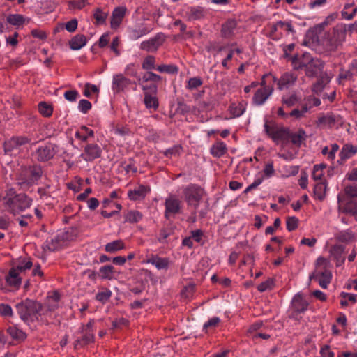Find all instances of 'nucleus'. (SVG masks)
Instances as JSON below:
<instances>
[{
  "mask_svg": "<svg viewBox=\"0 0 357 357\" xmlns=\"http://www.w3.org/2000/svg\"><path fill=\"white\" fill-rule=\"evenodd\" d=\"M43 175V169L40 165L23 167L19 174L20 185H32L36 183Z\"/></svg>",
  "mask_w": 357,
  "mask_h": 357,
  "instance_id": "423d86ee",
  "label": "nucleus"
},
{
  "mask_svg": "<svg viewBox=\"0 0 357 357\" xmlns=\"http://www.w3.org/2000/svg\"><path fill=\"white\" fill-rule=\"evenodd\" d=\"M0 316L5 319L13 317L14 312L11 306L8 304L0 303Z\"/></svg>",
  "mask_w": 357,
  "mask_h": 357,
  "instance_id": "de8ad7c7",
  "label": "nucleus"
},
{
  "mask_svg": "<svg viewBox=\"0 0 357 357\" xmlns=\"http://www.w3.org/2000/svg\"><path fill=\"white\" fill-rule=\"evenodd\" d=\"M229 110L234 117H239L245 112V107L243 103L232 104Z\"/></svg>",
  "mask_w": 357,
  "mask_h": 357,
  "instance_id": "49530a36",
  "label": "nucleus"
},
{
  "mask_svg": "<svg viewBox=\"0 0 357 357\" xmlns=\"http://www.w3.org/2000/svg\"><path fill=\"white\" fill-rule=\"evenodd\" d=\"M356 153L357 146L351 144H345L339 153V160H337V162L342 165L346 160L354 156Z\"/></svg>",
  "mask_w": 357,
  "mask_h": 357,
  "instance_id": "5701e85b",
  "label": "nucleus"
},
{
  "mask_svg": "<svg viewBox=\"0 0 357 357\" xmlns=\"http://www.w3.org/2000/svg\"><path fill=\"white\" fill-rule=\"evenodd\" d=\"M347 29L344 26L335 27L331 33H329L325 40L327 50L331 52L335 51L342 45L346 38Z\"/></svg>",
  "mask_w": 357,
  "mask_h": 357,
  "instance_id": "0eeeda50",
  "label": "nucleus"
},
{
  "mask_svg": "<svg viewBox=\"0 0 357 357\" xmlns=\"http://www.w3.org/2000/svg\"><path fill=\"white\" fill-rule=\"evenodd\" d=\"M79 96V93L75 90L66 91L64 93V98L70 102L75 101Z\"/></svg>",
  "mask_w": 357,
  "mask_h": 357,
  "instance_id": "338daca9",
  "label": "nucleus"
},
{
  "mask_svg": "<svg viewBox=\"0 0 357 357\" xmlns=\"http://www.w3.org/2000/svg\"><path fill=\"white\" fill-rule=\"evenodd\" d=\"M126 11L127 9L125 7H117L114 8L112 14L110 22L112 29H116L120 26L126 15Z\"/></svg>",
  "mask_w": 357,
  "mask_h": 357,
  "instance_id": "393cba45",
  "label": "nucleus"
},
{
  "mask_svg": "<svg viewBox=\"0 0 357 357\" xmlns=\"http://www.w3.org/2000/svg\"><path fill=\"white\" fill-rule=\"evenodd\" d=\"M151 189L149 186L140 185L132 190L128 192V197L130 200L143 199L150 192Z\"/></svg>",
  "mask_w": 357,
  "mask_h": 357,
  "instance_id": "b1692460",
  "label": "nucleus"
},
{
  "mask_svg": "<svg viewBox=\"0 0 357 357\" xmlns=\"http://www.w3.org/2000/svg\"><path fill=\"white\" fill-rule=\"evenodd\" d=\"M50 188V185H46L44 188L41 187L38 188L37 192L40 195V199L45 200L51 197V194L48 191Z\"/></svg>",
  "mask_w": 357,
  "mask_h": 357,
  "instance_id": "0e129e2a",
  "label": "nucleus"
},
{
  "mask_svg": "<svg viewBox=\"0 0 357 357\" xmlns=\"http://www.w3.org/2000/svg\"><path fill=\"white\" fill-rule=\"evenodd\" d=\"M124 169L127 174H135L137 172V167L135 165L134 160L130 158L128 162L124 166Z\"/></svg>",
  "mask_w": 357,
  "mask_h": 357,
  "instance_id": "69168bd1",
  "label": "nucleus"
},
{
  "mask_svg": "<svg viewBox=\"0 0 357 357\" xmlns=\"http://www.w3.org/2000/svg\"><path fill=\"white\" fill-rule=\"evenodd\" d=\"M94 136L93 130L89 129L85 126L80 127L79 130L75 132V137L82 142H86L89 137Z\"/></svg>",
  "mask_w": 357,
  "mask_h": 357,
  "instance_id": "e433bc0d",
  "label": "nucleus"
},
{
  "mask_svg": "<svg viewBox=\"0 0 357 357\" xmlns=\"http://www.w3.org/2000/svg\"><path fill=\"white\" fill-rule=\"evenodd\" d=\"M131 84V81L123 74L113 75L112 89L114 93H120Z\"/></svg>",
  "mask_w": 357,
  "mask_h": 357,
  "instance_id": "412c9836",
  "label": "nucleus"
},
{
  "mask_svg": "<svg viewBox=\"0 0 357 357\" xmlns=\"http://www.w3.org/2000/svg\"><path fill=\"white\" fill-rule=\"evenodd\" d=\"M39 112L45 117H49L52 114V107L45 102H40L38 104Z\"/></svg>",
  "mask_w": 357,
  "mask_h": 357,
  "instance_id": "8fccbe9b",
  "label": "nucleus"
},
{
  "mask_svg": "<svg viewBox=\"0 0 357 357\" xmlns=\"http://www.w3.org/2000/svg\"><path fill=\"white\" fill-rule=\"evenodd\" d=\"M220 321V319L218 317H213L211 318L209 320H208L204 324L202 331L204 332L205 333H207L208 332V330L216 328L219 325Z\"/></svg>",
  "mask_w": 357,
  "mask_h": 357,
  "instance_id": "a18cd8bd",
  "label": "nucleus"
},
{
  "mask_svg": "<svg viewBox=\"0 0 357 357\" xmlns=\"http://www.w3.org/2000/svg\"><path fill=\"white\" fill-rule=\"evenodd\" d=\"M107 13L103 12L100 8H97L93 14L96 24H102L105 22Z\"/></svg>",
  "mask_w": 357,
  "mask_h": 357,
  "instance_id": "6e6d98bb",
  "label": "nucleus"
},
{
  "mask_svg": "<svg viewBox=\"0 0 357 357\" xmlns=\"http://www.w3.org/2000/svg\"><path fill=\"white\" fill-rule=\"evenodd\" d=\"M20 272L15 268L10 269L8 275L6 277V282L9 286L18 289L21 284L22 280L19 276Z\"/></svg>",
  "mask_w": 357,
  "mask_h": 357,
  "instance_id": "bb28decb",
  "label": "nucleus"
},
{
  "mask_svg": "<svg viewBox=\"0 0 357 357\" xmlns=\"http://www.w3.org/2000/svg\"><path fill=\"white\" fill-rule=\"evenodd\" d=\"M100 277L102 279L112 280L114 278V274L116 272L115 268L111 265H106L100 268Z\"/></svg>",
  "mask_w": 357,
  "mask_h": 357,
  "instance_id": "37998d69",
  "label": "nucleus"
},
{
  "mask_svg": "<svg viewBox=\"0 0 357 357\" xmlns=\"http://www.w3.org/2000/svg\"><path fill=\"white\" fill-rule=\"evenodd\" d=\"M227 151L226 144L223 142H217L210 149V153L214 157L220 158Z\"/></svg>",
  "mask_w": 357,
  "mask_h": 357,
  "instance_id": "ea45409f",
  "label": "nucleus"
},
{
  "mask_svg": "<svg viewBox=\"0 0 357 357\" xmlns=\"http://www.w3.org/2000/svg\"><path fill=\"white\" fill-rule=\"evenodd\" d=\"M339 116H335L332 114H323L319 116L317 124V126H327L332 127L337 121Z\"/></svg>",
  "mask_w": 357,
  "mask_h": 357,
  "instance_id": "f704fd0d",
  "label": "nucleus"
},
{
  "mask_svg": "<svg viewBox=\"0 0 357 357\" xmlns=\"http://www.w3.org/2000/svg\"><path fill=\"white\" fill-rule=\"evenodd\" d=\"M94 324V321L93 320H90L86 325L83 326L82 328V336L80 338H78L75 342V348L76 349H79L84 346L92 343L94 340V330L93 329V326Z\"/></svg>",
  "mask_w": 357,
  "mask_h": 357,
  "instance_id": "9d476101",
  "label": "nucleus"
},
{
  "mask_svg": "<svg viewBox=\"0 0 357 357\" xmlns=\"http://www.w3.org/2000/svg\"><path fill=\"white\" fill-rule=\"evenodd\" d=\"M356 76L357 59H354L349 63L347 69H340L337 79L340 84H344L346 82L354 81Z\"/></svg>",
  "mask_w": 357,
  "mask_h": 357,
  "instance_id": "f8f14e48",
  "label": "nucleus"
},
{
  "mask_svg": "<svg viewBox=\"0 0 357 357\" xmlns=\"http://www.w3.org/2000/svg\"><path fill=\"white\" fill-rule=\"evenodd\" d=\"M299 100L300 99L295 93L284 95L282 97V105L286 107H291L294 106L297 102H299Z\"/></svg>",
  "mask_w": 357,
  "mask_h": 357,
  "instance_id": "79ce46f5",
  "label": "nucleus"
},
{
  "mask_svg": "<svg viewBox=\"0 0 357 357\" xmlns=\"http://www.w3.org/2000/svg\"><path fill=\"white\" fill-rule=\"evenodd\" d=\"M273 280L271 278L268 279L265 282H261L258 287L257 289L260 292H264L268 289H271L273 286Z\"/></svg>",
  "mask_w": 357,
  "mask_h": 357,
  "instance_id": "e2e57ef3",
  "label": "nucleus"
},
{
  "mask_svg": "<svg viewBox=\"0 0 357 357\" xmlns=\"http://www.w3.org/2000/svg\"><path fill=\"white\" fill-rule=\"evenodd\" d=\"M56 153V146L49 143L40 146L36 150L33 155L38 161L46 162L53 158Z\"/></svg>",
  "mask_w": 357,
  "mask_h": 357,
  "instance_id": "ddd939ff",
  "label": "nucleus"
},
{
  "mask_svg": "<svg viewBox=\"0 0 357 357\" xmlns=\"http://www.w3.org/2000/svg\"><path fill=\"white\" fill-rule=\"evenodd\" d=\"M153 30V27L151 24L139 23L128 29V38L132 40H136L144 36L148 35Z\"/></svg>",
  "mask_w": 357,
  "mask_h": 357,
  "instance_id": "4468645a",
  "label": "nucleus"
},
{
  "mask_svg": "<svg viewBox=\"0 0 357 357\" xmlns=\"http://www.w3.org/2000/svg\"><path fill=\"white\" fill-rule=\"evenodd\" d=\"M337 238L342 242H350L354 239V234L351 230L347 229L340 232Z\"/></svg>",
  "mask_w": 357,
  "mask_h": 357,
  "instance_id": "4d7b16f0",
  "label": "nucleus"
},
{
  "mask_svg": "<svg viewBox=\"0 0 357 357\" xmlns=\"http://www.w3.org/2000/svg\"><path fill=\"white\" fill-rule=\"evenodd\" d=\"M78 109L84 114H86L91 109V103L85 99H82L78 105Z\"/></svg>",
  "mask_w": 357,
  "mask_h": 357,
  "instance_id": "bf43d9fd",
  "label": "nucleus"
},
{
  "mask_svg": "<svg viewBox=\"0 0 357 357\" xmlns=\"http://www.w3.org/2000/svg\"><path fill=\"white\" fill-rule=\"evenodd\" d=\"M326 168V165H315L312 173V178L317 182H326L324 178V170Z\"/></svg>",
  "mask_w": 357,
  "mask_h": 357,
  "instance_id": "58836bf2",
  "label": "nucleus"
},
{
  "mask_svg": "<svg viewBox=\"0 0 357 357\" xmlns=\"http://www.w3.org/2000/svg\"><path fill=\"white\" fill-rule=\"evenodd\" d=\"M70 47L73 50H80L82 47L86 45V38L85 36L82 34H78L74 36L69 43Z\"/></svg>",
  "mask_w": 357,
  "mask_h": 357,
  "instance_id": "4c0bfd02",
  "label": "nucleus"
},
{
  "mask_svg": "<svg viewBox=\"0 0 357 357\" xmlns=\"http://www.w3.org/2000/svg\"><path fill=\"white\" fill-rule=\"evenodd\" d=\"M312 61V56L308 52L302 54H296L291 56L292 67L296 70L305 69L307 66Z\"/></svg>",
  "mask_w": 357,
  "mask_h": 357,
  "instance_id": "a211bd4d",
  "label": "nucleus"
},
{
  "mask_svg": "<svg viewBox=\"0 0 357 357\" xmlns=\"http://www.w3.org/2000/svg\"><path fill=\"white\" fill-rule=\"evenodd\" d=\"M181 150V146H174L172 148L167 149L163 151V154L167 158H171L172 155H176L179 154Z\"/></svg>",
  "mask_w": 357,
  "mask_h": 357,
  "instance_id": "774afa93",
  "label": "nucleus"
},
{
  "mask_svg": "<svg viewBox=\"0 0 357 357\" xmlns=\"http://www.w3.org/2000/svg\"><path fill=\"white\" fill-rule=\"evenodd\" d=\"M182 206V201L176 195H169L165 201V218L169 220L181 213Z\"/></svg>",
  "mask_w": 357,
  "mask_h": 357,
  "instance_id": "6e6552de",
  "label": "nucleus"
},
{
  "mask_svg": "<svg viewBox=\"0 0 357 357\" xmlns=\"http://www.w3.org/2000/svg\"><path fill=\"white\" fill-rule=\"evenodd\" d=\"M297 79V75L292 72L283 73L280 79L276 77H272V81L277 83L278 88L280 90L287 89L294 85Z\"/></svg>",
  "mask_w": 357,
  "mask_h": 357,
  "instance_id": "f3484780",
  "label": "nucleus"
},
{
  "mask_svg": "<svg viewBox=\"0 0 357 357\" xmlns=\"http://www.w3.org/2000/svg\"><path fill=\"white\" fill-rule=\"evenodd\" d=\"M181 189L183 197L188 206L197 210L205 194L204 189L196 184H189Z\"/></svg>",
  "mask_w": 357,
  "mask_h": 357,
  "instance_id": "39448f33",
  "label": "nucleus"
},
{
  "mask_svg": "<svg viewBox=\"0 0 357 357\" xmlns=\"http://www.w3.org/2000/svg\"><path fill=\"white\" fill-rule=\"evenodd\" d=\"M298 219L296 217H289L286 221L287 229L289 231H294L298 227Z\"/></svg>",
  "mask_w": 357,
  "mask_h": 357,
  "instance_id": "052dcab7",
  "label": "nucleus"
},
{
  "mask_svg": "<svg viewBox=\"0 0 357 357\" xmlns=\"http://www.w3.org/2000/svg\"><path fill=\"white\" fill-rule=\"evenodd\" d=\"M30 141V139L24 136L13 137L4 142V151L6 154L11 155L15 151L19 150L22 146L29 143Z\"/></svg>",
  "mask_w": 357,
  "mask_h": 357,
  "instance_id": "2eb2a0df",
  "label": "nucleus"
},
{
  "mask_svg": "<svg viewBox=\"0 0 357 357\" xmlns=\"http://www.w3.org/2000/svg\"><path fill=\"white\" fill-rule=\"evenodd\" d=\"M237 26L235 20H228L222 25L221 34L222 37L229 38L234 36V31Z\"/></svg>",
  "mask_w": 357,
  "mask_h": 357,
  "instance_id": "c756f323",
  "label": "nucleus"
},
{
  "mask_svg": "<svg viewBox=\"0 0 357 357\" xmlns=\"http://www.w3.org/2000/svg\"><path fill=\"white\" fill-rule=\"evenodd\" d=\"M112 291L109 289H103L96 295V299L102 303H105L112 296Z\"/></svg>",
  "mask_w": 357,
  "mask_h": 357,
  "instance_id": "09e8293b",
  "label": "nucleus"
},
{
  "mask_svg": "<svg viewBox=\"0 0 357 357\" xmlns=\"http://www.w3.org/2000/svg\"><path fill=\"white\" fill-rule=\"evenodd\" d=\"M98 92V89L96 85L89 83L85 84L84 95L86 97L90 98L92 93H96Z\"/></svg>",
  "mask_w": 357,
  "mask_h": 357,
  "instance_id": "680f3d73",
  "label": "nucleus"
},
{
  "mask_svg": "<svg viewBox=\"0 0 357 357\" xmlns=\"http://www.w3.org/2000/svg\"><path fill=\"white\" fill-rule=\"evenodd\" d=\"M162 77L152 72H147L142 76L143 82H159L162 80Z\"/></svg>",
  "mask_w": 357,
  "mask_h": 357,
  "instance_id": "13d9d810",
  "label": "nucleus"
},
{
  "mask_svg": "<svg viewBox=\"0 0 357 357\" xmlns=\"http://www.w3.org/2000/svg\"><path fill=\"white\" fill-rule=\"evenodd\" d=\"M323 67L324 64L321 60L312 58V61L305 68V74L308 77L315 76Z\"/></svg>",
  "mask_w": 357,
  "mask_h": 357,
  "instance_id": "cd10ccee",
  "label": "nucleus"
},
{
  "mask_svg": "<svg viewBox=\"0 0 357 357\" xmlns=\"http://www.w3.org/2000/svg\"><path fill=\"white\" fill-rule=\"evenodd\" d=\"M206 15L204 8L199 6H185L182 10V16L188 21L200 20Z\"/></svg>",
  "mask_w": 357,
  "mask_h": 357,
  "instance_id": "dca6fc26",
  "label": "nucleus"
},
{
  "mask_svg": "<svg viewBox=\"0 0 357 357\" xmlns=\"http://www.w3.org/2000/svg\"><path fill=\"white\" fill-rule=\"evenodd\" d=\"M1 200L6 211L13 215L24 211L32 204L31 198L24 193H17L13 188L7 190Z\"/></svg>",
  "mask_w": 357,
  "mask_h": 357,
  "instance_id": "f257e3e1",
  "label": "nucleus"
},
{
  "mask_svg": "<svg viewBox=\"0 0 357 357\" xmlns=\"http://www.w3.org/2000/svg\"><path fill=\"white\" fill-rule=\"evenodd\" d=\"M124 248V243L121 240L113 241L105 245V251L107 252H116Z\"/></svg>",
  "mask_w": 357,
  "mask_h": 357,
  "instance_id": "c03bdc74",
  "label": "nucleus"
},
{
  "mask_svg": "<svg viewBox=\"0 0 357 357\" xmlns=\"http://www.w3.org/2000/svg\"><path fill=\"white\" fill-rule=\"evenodd\" d=\"M275 174V169L273 167V162L268 161L266 163L263 169V175L261 177H264V179L269 178Z\"/></svg>",
  "mask_w": 357,
  "mask_h": 357,
  "instance_id": "5fc2aeb1",
  "label": "nucleus"
},
{
  "mask_svg": "<svg viewBox=\"0 0 357 357\" xmlns=\"http://www.w3.org/2000/svg\"><path fill=\"white\" fill-rule=\"evenodd\" d=\"M144 103L148 109L156 111L159 107L158 99L155 94L144 93Z\"/></svg>",
  "mask_w": 357,
  "mask_h": 357,
  "instance_id": "473e14b6",
  "label": "nucleus"
},
{
  "mask_svg": "<svg viewBox=\"0 0 357 357\" xmlns=\"http://www.w3.org/2000/svg\"><path fill=\"white\" fill-rule=\"evenodd\" d=\"M339 211L354 217L357 221V184L347 185L344 191L337 195Z\"/></svg>",
  "mask_w": 357,
  "mask_h": 357,
  "instance_id": "f03ea898",
  "label": "nucleus"
},
{
  "mask_svg": "<svg viewBox=\"0 0 357 357\" xmlns=\"http://www.w3.org/2000/svg\"><path fill=\"white\" fill-rule=\"evenodd\" d=\"M264 131L275 143L288 139L289 130L284 127H279L276 124L266 121Z\"/></svg>",
  "mask_w": 357,
  "mask_h": 357,
  "instance_id": "1a4fd4ad",
  "label": "nucleus"
},
{
  "mask_svg": "<svg viewBox=\"0 0 357 357\" xmlns=\"http://www.w3.org/2000/svg\"><path fill=\"white\" fill-rule=\"evenodd\" d=\"M102 149L96 144H89L84 148V152L81 157L85 161H93L101 156Z\"/></svg>",
  "mask_w": 357,
  "mask_h": 357,
  "instance_id": "4be33fe9",
  "label": "nucleus"
},
{
  "mask_svg": "<svg viewBox=\"0 0 357 357\" xmlns=\"http://www.w3.org/2000/svg\"><path fill=\"white\" fill-rule=\"evenodd\" d=\"M155 57L153 56L149 55L144 59L142 68L146 70L156 69L157 67H155Z\"/></svg>",
  "mask_w": 357,
  "mask_h": 357,
  "instance_id": "864d4df0",
  "label": "nucleus"
},
{
  "mask_svg": "<svg viewBox=\"0 0 357 357\" xmlns=\"http://www.w3.org/2000/svg\"><path fill=\"white\" fill-rule=\"evenodd\" d=\"M330 261L324 257H319L317 259L316 268L312 275L310 280H314L319 282L320 287L326 289L332 279V273L330 270Z\"/></svg>",
  "mask_w": 357,
  "mask_h": 357,
  "instance_id": "20e7f679",
  "label": "nucleus"
},
{
  "mask_svg": "<svg viewBox=\"0 0 357 357\" xmlns=\"http://www.w3.org/2000/svg\"><path fill=\"white\" fill-rule=\"evenodd\" d=\"M308 305V301L301 294H296L291 301V309L294 315L304 313L307 310Z\"/></svg>",
  "mask_w": 357,
  "mask_h": 357,
  "instance_id": "6ab92c4d",
  "label": "nucleus"
},
{
  "mask_svg": "<svg viewBox=\"0 0 357 357\" xmlns=\"http://www.w3.org/2000/svg\"><path fill=\"white\" fill-rule=\"evenodd\" d=\"M165 40V35L162 32H159L154 37L142 41L140 43L139 48L148 52H155L162 45Z\"/></svg>",
  "mask_w": 357,
  "mask_h": 357,
  "instance_id": "9b49d317",
  "label": "nucleus"
},
{
  "mask_svg": "<svg viewBox=\"0 0 357 357\" xmlns=\"http://www.w3.org/2000/svg\"><path fill=\"white\" fill-rule=\"evenodd\" d=\"M326 182H317L314 188V197L320 201L324 200L326 195Z\"/></svg>",
  "mask_w": 357,
  "mask_h": 357,
  "instance_id": "a19ab883",
  "label": "nucleus"
},
{
  "mask_svg": "<svg viewBox=\"0 0 357 357\" xmlns=\"http://www.w3.org/2000/svg\"><path fill=\"white\" fill-rule=\"evenodd\" d=\"M6 20L8 23L13 26H20L28 24L30 22V18L21 14H10L7 16Z\"/></svg>",
  "mask_w": 357,
  "mask_h": 357,
  "instance_id": "7c9ffc66",
  "label": "nucleus"
},
{
  "mask_svg": "<svg viewBox=\"0 0 357 357\" xmlns=\"http://www.w3.org/2000/svg\"><path fill=\"white\" fill-rule=\"evenodd\" d=\"M125 222L129 223H137L143 218V215L141 212L136 210H130L124 213L123 215Z\"/></svg>",
  "mask_w": 357,
  "mask_h": 357,
  "instance_id": "c9c22d12",
  "label": "nucleus"
},
{
  "mask_svg": "<svg viewBox=\"0 0 357 357\" xmlns=\"http://www.w3.org/2000/svg\"><path fill=\"white\" fill-rule=\"evenodd\" d=\"M331 255L336 261V266H340L345 261L344 247L341 245H335L331 249Z\"/></svg>",
  "mask_w": 357,
  "mask_h": 357,
  "instance_id": "a878e982",
  "label": "nucleus"
},
{
  "mask_svg": "<svg viewBox=\"0 0 357 357\" xmlns=\"http://www.w3.org/2000/svg\"><path fill=\"white\" fill-rule=\"evenodd\" d=\"M273 87H265L258 89L252 98V103L257 106L263 105L268 98L272 95Z\"/></svg>",
  "mask_w": 357,
  "mask_h": 357,
  "instance_id": "aec40b11",
  "label": "nucleus"
},
{
  "mask_svg": "<svg viewBox=\"0 0 357 357\" xmlns=\"http://www.w3.org/2000/svg\"><path fill=\"white\" fill-rule=\"evenodd\" d=\"M156 70L160 73H167L169 74H176L178 73V68L176 66L173 64L169 65H160L157 66Z\"/></svg>",
  "mask_w": 357,
  "mask_h": 357,
  "instance_id": "603ef678",
  "label": "nucleus"
},
{
  "mask_svg": "<svg viewBox=\"0 0 357 357\" xmlns=\"http://www.w3.org/2000/svg\"><path fill=\"white\" fill-rule=\"evenodd\" d=\"M146 261L155 266L158 270L167 269L169 262L167 258H162L155 255L149 257Z\"/></svg>",
  "mask_w": 357,
  "mask_h": 357,
  "instance_id": "c85d7f7f",
  "label": "nucleus"
},
{
  "mask_svg": "<svg viewBox=\"0 0 357 357\" xmlns=\"http://www.w3.org/2000/svg\"><path fill=\"white\" fill-rule=\"evenodd\" d=\"M291 139V142L297 147H300L301 144L305 142L307 139V134L303 129H299L297 132L290 133L289 132L288 139Z\"/></svg>",
  "mask_w": 357,
  "mask_h": 357,
  "instance_id": "72a5a7b5",
  "label": "nucleus"
},
{
  "mask_svg": "<svg viewBox=\"0 0 357 357\" xmlns=\"http://www.w3.org/2000/svg\"><path fill=\"white\" fill-rule=\"evenodd\" d=\"M203 84L202 79L199 77H193L189 79L186 85V89L188 90L197 89Z\"/></svg>",
  "mask_w": 357,
  "mask_h": 357,
  "instance_id": "3c124183",
  "label": "nucleus"
},
{
  "mask_svg": "<svg viewBox=\"0 0 357 357\" xmlns=\"http://www.w3.org/2000/svg\"><path fill=\"white\" fill-rule=\"evenodd\" d=\"M15 308L20 318L24 323H30L38 320L43 307L40 303L26 298L17 303Z\"/></svg>",
  "mask_w": 357,
  "mask_h": 357,
  "instance_id": "7ed1b4c3",
  "label": "nucleus"
},
{
  "mask_svg": "<svg viewBox=\"0 0 357 357\" xmlns=\"http://www.w3.org/2000/svg\"><path fill=\"white\" fill-rule=\"evenodd\" d=\"M6 331L13 340L18 342H23L26 338V334L25 332L17 328L16 326H8Z\"/></svg>",
  "mask_w": 357,
  "mask_h": 357,
  "instance_id": "2f4dec72",
  "label": "nucleus"
}]
</instances>
